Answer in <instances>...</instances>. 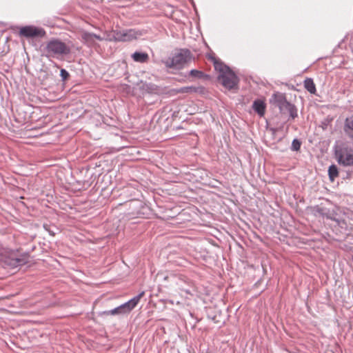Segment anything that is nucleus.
<instances>
[{
    "label": "nucleus",
    "mask_w": 353,
    "mask_h": 353,
    "mask_svg": "<svg viewBox=\"0 0 353 353\" xmlns=\"http://www.w3.org/2000/svg\"><path fill=\"white\" fill-rule=\"evenodd\" d=\"M214 69L219 72L218 79L226 88L231 90L236 88L238 84V78L236 74L222 62L211 57Z\"/></svg>",
    "instance_id": "1"
},
{
    "label": "nucleus",
    "mask_w": 353,
    "mask_h": 353,
    "mask_svg": "<svg viewBox=\"0 0 353 353\" xmlns=\"http://www.w3.org/2000/svg\"><path fill=\"white\" fill-rule=\"evenodd\" d=\"M70 53V48L58 39H52L47 42L43 48V54L47 58L62 59Z\"/></svg>",
    "instance_id": "2"
},
{
    "label": "nucleus",
    "mask_w": 353,
    "mask_h": 353,
    "mask_svg": "<svg viewBox=\"0 0 353 353\" xmlns=\"http://www.w3.org/2000/svg\"><path fill=\"white\" fill-rule=\"evenodd\" d=\"M1 254V260L5 264L11 268L23 265L28 261V255L27 254H19L14 250L3 249Z\"/></svg>",
    "instance_id": "3"
},
{
    "label": "nucleus",
    "mask_w": 353,
    "mask_h": 353,
    "mask_svg": "<svg viewBox=\"0 0 353 353\" xmlns=\"http://www.w3.org/2000/svg\"><path fill=\"white\" fill-rule=\"evenodd\" d=\"M192 59L191 52L188 50H181L172 57L163 61L167 68L181 69Z\"/></svg>",
    "instance_id": "4"
},
{
    "label": "nucleus",
    "mask_w": 353,
    "mask_h": 353,
    "mask_svg": "<svg viewBox=\"0 0 353 353\" xmlns=\"http://www.w3.org/2000/svg\"><path fill=\"white\" fill-rule=\"evenodd\" d=\"M144 294L145 292H141L129 301L122 304L114 310H112V315H124L130 313L139 303Z\"/></svg>",
    "instance_id": "5"
},
{
    "label": "nucleus",
    "mask_w": 353,
    "mask_h": 353,
    "mask_svg": "<svg viewBox=\"0 0 353 353\" xmlns=\"http://www.w3.org/2000/svg\"><path fill=\"white\" fill-rule=\"evenodd\" d=\"M338 162L344 166L353 165V150L349 148H342L336 151Z\"/></svg>",
    "instance_id": "6"
},
{
    "label": "nucleus",
    "mask_w": 353,
    "mask_h": 353,
    "mask_svg": "<svg viewBox=\"0 0 353 353\" xmlns=\"http://www.w3.org/2000/svg\"><path fill=\"white\" fill-rule=\"evenodd\" d=\"M19 34L26 38L43 37L46 35V31L41 28L26 26L20 28Z\"/></svg>",
    "instance_id": "7"
},
{
    "label": "nucleus",
    "mask_w": 353,
    "mask_h": 353,
    "mask_svg": "<svg viewBox=\"0 0 353 353\" xmlns=\"http://www.w3.org/2000/svg\"><path fill=\"white\" fill-rule=\"evenodd\" d=\"M142 34L141 32L130 29L116 32L114 34V38L117 41H130L133 39H137Z\"/></svg>",
    "instance_id": "8"
},
{
    "label": "nucleus",
    "mask_w": 353,
    "mask_h": 353,
    "mask_svg": "<svg viewBox=\"0 0 353 353\" xmlns=\"http://www.w3.org/2000/svg\"><path fill=\"white\" fill-rule=\"evenodd\" d=\"M279 108L281 111H287L289 112L292 119L297 117V110L295 105L285 100L281 103Z\"/></svg>",
    "instance_id": "9"
},
{
    "label": "nucleus",
    "mask_w": 353,
    "mask_h": 353,
    "mask_svg": "<svg viewBox=\"0 0 353 353\" xmlns=\"http://www.w3.org/2000/svg\"><path fill=\"white\" fill-rule=\"evenodd\" d=\"M253 109L260 117H263L265 112V103L263 101L256 100L253 103Z\"/></svg>",
    "instance_id": "10"
},
{
    "label": "nucleus",
    "mask_w": 353,
    "mask_h": 353,
    "mask_svg": "<svg viewBox=\"0 0 353 353\" xmlns=\"http://www.w3.org/2000/svg\"><path fill=\"white\" fill-rule=\"evenodd\" d=\"M132 59L139 63H147L149 61V55L146 52H135L132 54Z\"/></svg>",
    "instance_id": "11"
},
{
    "label": "nucleus",
    "mask_w": 353,
    "mask_h": 353,
    "mask_svg": "<svg viewBox=\"0 0 353 353\" xmlns=\"http://www.w3.org/2000/svg\"><path fill=\"white\" fill-rule=\"evenodd\" d=\"M344 130L348 137L353 139V116L345 119Z\"/></svg>",
    "instance_id": "12"
},
{
    "label": "nucleus",
    "mask_w": 353,
    "mask_h": 353,
    "mask_svg": "<svg viewBox=\"0 0 353 353\" xmlns=\"http://www.w3.org/2000/svg\"><path fill=\"white\" fill-rule=\"evenodd\" d=\"M304 87L311 94L316 93V85L313 81V80L310 78H307L304 81Z\"/></svg>",
    "instance_id": "13"
},
{
    "label": "nucleus",
    "mask_w": 353,
    "mask_h": 353,
    "mask_svg": "<svg viewBox=\"0 0 353 353\" xmlns=\"http://www.w3.org/2000/svg\"><path fill=\"white\" fill-rule=\"evenodd\" d=\"M141 89L150 94H155L159 91L158 87L152 83H143L141 86Z\"/></svg>",
    "instance_id": "14"
},
{
    "label": "nucleus",
    "mask_w": 353,
    "mask_h": 353,
    "mask_svg": "<svg viewBox=\"0 0 353 353\" xmlns=\"http://www.w3.org/2000/svg\"><path fill=\"white\" fill-rule=\"evenodd\" d=\"M328 175L331 181H334V179L339 176V171L337 167L335 165H332L329 167Z\"/></svg>",
    "instance_id": "15"
},
{
    "label": "nucleus",
    "mask_w": 353,
    "mask_h": 353,
    "mask_svg": "<svg viewBox=\"0 0 353 353\" xmlns=\"http://www.w3.org/2000/svg\"><path fill=\"white\" fill-rule=\"evenodd\" d=\"M83 38L86 41H93L94 39H100V37H99L94 34L88 33V32H85L83 34Z\"/></svg>",
    "instance_id": "16"
},
{
    "label": "nucleus",
    "mask_w": 353,
    "mask_h": 353,
    "mask_svg": "<svg viewBox=\"0 0 353 353\" xmlns=\"http://www.w3.org/2000/svg\"><path fill=\"white\" fill-rule=\"evenodd\" d=\"M190 75L192 77L200 78L203 76V72L197 70H192L190 71Z\"/></svg>",
    "instance_id": "17"
},
{
    "label": "nucleus",
    "mask_w": 353,
    "mask_h": 353,
    "mask_svg": "<svg viewBox=\"0 0 353 353\" xmlns=\"http://www.w3.org/2000/svg\"><path fill=\"white\" fill-rule=\"evenodd\" d=\"M60 76L63 81H65L69 77V73L65 69H61L60 71Z\"/></svg>",
    "instance_id": "18"
},
{
    "label": "nucleus",
    "mask_w": 353,
    "mask_h": 353,
    "mask_svg": "<svg viewBox=\"0 0 353 353\" xmlns=\"http://www.w3.org/2000/svg\"><path fill=\"white\" fill-rule=\"evenodd\" d=\"M292 149L295 151H298L300 149L301 147V143L297 140L294 139L292 141Z\"/></svg>",
    "instance_id": "19"
}]
</instances>
